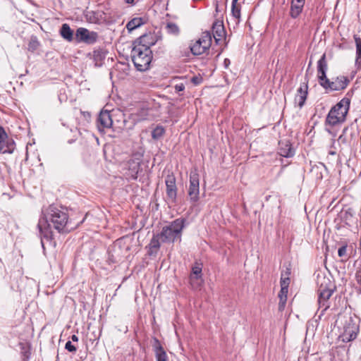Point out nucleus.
Masks as SVG:
<instances>
[{
	"mask_svg": "<svg viewBox=\"0 0 361 361\" xmlns=\"http://www.w3.org/2000/svg\"><path fill=\"white\" fill-rule=\"evenodd\" d=\"M343 331L340 335V338L343 342H350L357 338L359 332V326L356 320L352 317H343Z\"/></svg>",
	"mask_w": 361,
	"mask_h": 361,
	"instance_id": "0eeeda50",
	"label": "nucleus"
},
{
	"mask_svg": "<svg viewBox=\"0 0 361 361\" xmlns=\"http://www.w3.org/2000/svg\"><path fill=\"white\" fill-rule=\"evenodd\" d=\"M133 118L135 122H141L146 120H150L152 116L150 114V109L148 108H140L132 114Z\"/></svg>",
	"mask_w": 361,
	"mask_h": 361,
	"instance_id": "f3484780",
	"label": "nucleus"
},
{
	"mask_svg": "<svg viewBox=\"0 0 361 361\" xmlns=\"http://www.w3.org/2000/svg\"><path fill=\"white\" fill-rule=\"evenodd\" d=\"M326 128H325V130L326 132H328L330 135H331L332 136L335 137L336 136V133H334L331 129L328 128L327 126H325Z\"/></svg>",
	"mask_w": 361,
	"mask_h": 361,
	"instance_id": "e433bc0d",
	"label": "nucleus"
},
{
	"mask_svg": "<svg viewBox=\"0 0 361 361\" xmlns=\"http://www.w3.org/2000/svg\"><path fill=\"white\" fill-rule=\"evenodd\" d=\"M97 125L99 131L110 128L113 125V115L107 110L101 111L97 120Z\"/></svg>",
	"mask_w": 361,
	"mask_h": 361,
	"instance_id": "f8f14e48",
	"label": "nucleus"
},
{
	"mask_svg": "<svg viewBox=\"0 0 361 361\" xmlns=\"http://www.w3.org/2000/svg\"><path fill=\"white\" fill-rule=\"evenodd\" d=\"M347 247L346 246H342L338 249V255L340 257H345L347 259Z\"/></svg>",
	"mask_w": 361,
	"mask_h": 361,
	"instance_id": "2f4dec72",
	"label": "nucleus"
},
{
	"mask_svg": "<svg viewBox=\"0 0 361 361\" xmlns=\"http://www.w3.org/2000/svg\"><path fill=\"white\" fill-rule=\"evenodd\" d=\"M231 13L235 22L238 23L240 18V6L238 4L232 3Z\"/></svg>",
	"mask_w": 361,
	"mask_h": 361,
	"instance_id": "bb28decb",
	"label": "nucleus"
},
{
	"mask_svg": "<svg viewBox=\"0 0 361 361\" xmlns=\"http://www.w3.org/2000/svg\"><path fill=\"white\" fill-rule=\"evenodd\" d=\"M318 285V302L320 307H324L326 310L329 306L328 300L333 293V285L329 279L325 276H319L317 279Z\"/></svg>",
	"mask_w": 361,
	"mask_h": 361,
	"instance_id": "423d86ee",
	"label": "nucleus"
},
{
	"mask_svg": "<svg viewBox=\"0 0 361 361\" xmlns=\"http://www.w3.org/2000/svg\"><path fill=\"white\" fill-rule=\"evenodd\" d=\"M290 282V279L288 277H281V287L282 288H288Z\"/></svg>",
	"mask_w": 361,
	"mask_h": 361,
	"instance_id": "72a5a7b5",
	"label": "nucleus"
},
{
	"mask_svg": "<svg viewBox=\"0 0 361 361\" xmlns=\"http://www.w3.org/2000/svg\"><path fill=\"white\" fill-rule=\"evenodd\" d=\"M155 43L153 36L151 34L143 35L133 42V46L141 45L147 49L150 47Z\"/></svg>",
	"mask_w": 361,
	"mask_h": 361,
	"instance_id": "dca6fc26",
	"label": "nucleus"
},
{
	"mask_svg": "<svg viewBox=\"0 0 361 361\" xmlns=\"http://www.w3.org/2000/svg\"><path fill=\"white\" fill-rule=\"evenodd\" d=\"M75 39L79 42L93 44L98 39V34L94 31H90L84 27H79L76 30Z\"/></svg>",
	"mask_w": 361,
	"mask_h": 361,
	"instance_id": "9d476101",
	"label": "nucleus"
},
{
	"mask_svg": "<svg viewBox=\"0 0 361 361\" xmlns=\"http://www.w3.org/2000/svg\"><path fill=\"white\" fill-rule=\"evenodd\" d=\"M78 225H73L68 220V214L63 208L51 205L47 209L45 218L40 219L38 223L39 229L42 235L47 240L51 239V228L59 233H69Z\"/></svg>",
	"mask_w": 361,
	"mask_h": 361,
	"instance_id": "f257e3e1",
	"label": "nucleus"
},
{
	"mask_svg": "<svg viewBox=\"0 0 361 361\" xmlns=\"http://www.w3.org/2000/svg\"><path fill=\"white\" fill-rule=\"evenodd\" d=\"M165 133L164 127L157 126L152 132V137L154 140L161 138Z\"/></svg>",
	"mask_w": 361,
	"mask_h": 361,
	"instance_id": "cd10ccee",
	"label": "nucleus"
},
{
	"mask_svg": "<svg viewBox=\"0 0 361 361\" xmlns=\"http://www.w3.org/2000/svg\"><path fill=\"white\" fill-rule=\"evenodd\" d=\"M14 142L8 140V135L3 127L0 126V153H12Z\"/></svg>",
	"mask_w": 361,
	"mask_h": 361,
	"instance_id": "ddd939ff",
	"label": "nucleus"
},
{
	"mask_svg": "<svg viewBox=\"0 0 361 361\" xmlns=\"http://www.w3.org/2000/svg\"><path fill=\"white\" fill-rule=\"evenodd\" d=\"M202 274V267L200 264H196L194 267L192 268V274L190 276V280L191 285L192 286H195V281L198 280L199 279H201Z\"/></svg>",
	"mask_w": 361,
	"mask_h": 361,
	"instance_id": "412c9836",
	"label": "nucleus"
},
{
	"mask_svg": "<svg viewBox=\"0 0 361 361\" xmlns=\"http://www.w3.org/2000/svg\"><path fill=\"white\" fill-rule=\"evenodd\" d=\"M304 5L299 4L298 3H292L290 5V16L293 18H298L300 14L302 13Z\"/></svg>",
	"mask_w": 361,
	"mask_h": 361,
	"instance_id": "5701e85b",
	"label": "nucleus"
},
{
	"mask_svg": "<svg viewBox=\"0 0 361 361\" xmlns=\"http://www.w3.org/2000/svg\"><path fill=\"white\" fill-rule=\"evenodd\" d=\"M165 184L166 187L167 199L171 203H175L177 197V187L176 178L173 173L168 174L166 177Z\"/></svg>",
	"mask_w": 361,
	"mask_h": 361,
	"instance_id": "9b49d317",
	"label": "nucleus"
},
{
	"mask_svg": "<svg viewBox=\"0 0 361 361\" xmlns=\"http://www.w3.org/2000/svg\"><path fill=\"white\" fill-rule=\"evenodd\" d=\"M65 348L71 353H75L77 350L76 348L71 343V341L66 342Z\"/></svg>",
	"mask_w": 361,
	"mask_h": 361,
	"instance_id": "473e14b6",
	"label": "nucleus"
},
{
	"mask_svg": "<svg viewBox=\"0 0 361 361\" xmlns=\"http://www.w3.org/2000/svg\"><path fill=\"white\" fill-rule=\"evenodd\" d=\"M142 23H143L142 18H135L127 23L126 28L130 32L140 27Z\"/></svg>",
	"mask_w": 361,
	"mask_h": 361,
	"instance_id": "a878e982",
	"label": "nucleus"
},
{
	"mask_svg": "<svg viewBox=\"0 0 361 361\" xmlns=\"http://www.w3.org/2000/svg\"><path fill=\"white\" fill-rule=\"evenodd\" d=\"M60 34L63 39L68 42H71L73 39V32L66 23L62 25Z\"/></svg>",
	"mask_w": 361,
	"mask_h": 361,
	"instance_id": "aec40b11",
	"label": "nucleus"
},
{
	"mask_svg": "<svg viewBox=\"0 0 361 361\" xmlns=\"http://www.w3.org/2000/svg\"><path fill=\"white\" fill-rule=\"evenodd\" d=\"M279 154L284 157H291L294 155L295 152L289 142H279Z\"/></svg>",
	"mask_w": 361,
	"mask_h": 361,
	"instance_id": "6ab92c4d",
	"label": "nucleus"
},
{
	"mask_svg": "<svg viewBox=\"0 0 361 361\" xmlns=\"http://www.w3.org/2000/svg\"><path fill=\"white\" fill-rule=\"evenodd\" d=\"M338 140H341L343 142H345V138L343 137V135H341L338 137Z\"/></svg>",
	"mask_w": 361,
	"mask_h": 361,
	"instance_id": "a19ab883",
	"label": "nucleus"
},
{
	"mask_svg": "<svg viewBox=\"0 0 361 361\" xmlns=\"http://www.w3.org/2000/svg\"><path fill=\"white\" fill-rule=\"evenodd\" d=\"M287 294H288V288H282L279 293V311H283L287 300Z\"/></svg>",
	"mask_w": 361,
	"mask_h": 361,
	"instance_id": "4be33fe9",
	"label": "nucleus"
},
{
	"mask_svg": "<svg viewBox=\"0 0 361 361\" xmlns=\"http://www.w3.org/2000/svg\"><path fill=\"white\" fill-rule=\"evenodd\" d=\"M126 3L131 5H134L135 2L134 0H125Z\"/></svg>",
	"mask_w": 361,
	"mask_h": 361,
	"instance_id": "79ce46f5",
	"label": "nucleus"
},
{
	"mask_svg": "<svg viewBox=\"0 0 361 361\" xmlns=\"http://www.w3.org/2000/svg\"><path fill=\"white\" fill-rule=\"evenodd\" d=\"M213 37L216 42L221 40L226 35V32L223 22L216 20L212 25Z\"/></svg>",
	"mask_w": 361,
	"mask_h": 361,
	"instance_id": "4468645a",
	"label": "nucleus"
},
{
	"mask_svg": "<svg viewBox=\"0 0 361 361\" xmlns=\"http://www.w3.org/2000/svg\"><path fill=\"white\" fill-rule=\"evenodd\" d=\"M132 61L140 71H145L149 67L152 59V51L141 45L133 46L131 50Z\"/></svg>",
	"mask_w": 361,
	"mask_h": 361,
	"instance_id": "39448f33",
	"label": "nucleus"
},
{
	"mask_svg": "<svg viewBox=\"0 0 361 361\" xmlns=\"http://www.w3.org/2000/svg\"><path fill=\"white\" fill-rule=\"evenodd\" d=\"M351 94V93L348 92L345 97L331 107L326 117L325 126L333 127L342 124L346 121L350 105Z\"/></svg>",
	"mask_w": 361,
	"mask_h": 361,
	"instance_id": "7ed1b4c3",
	"label": "nucleus"
},
{
	"mask_svg": "<svg viewBox=\"0 0 361 361\" xmlns=\"http://www.w3.org/2000/svg\"><path fill=\"white\" fill-rule=\"evenodd\" d=\"M175 90L177 91V92H181V91H183L185 90V85L183 84V83H180V84H178L175 86Z\"/></svg>",
	"mask_w": 361,
	"mask_h": 361,
	"instance_id": "f704fd0d",
	"label": "nucleus"
},
{
	"mask_svg": "<svg viewBox=\"0 0 361 361\" xmlns=\"http://www.w3.org/2000/svg\"><path fill=\"white\" fill-rule=\"evenodd\" d=\"M308 86L307 84H303L297 90V94L295 97V103L298 104L300 108H302L307 96Z\"/></svg>",
	"mask_w": 361,
	"mask_h": 361,
	"instance_id": "2eb2a0df",
	"label": "nucleus"
},
{
	"mask_svg": "<svg viewBox=\"0 0 361 361\" xmlns=\"http://www.w3.org/2000/svg\"><path fill=\"white\" fill-rule=\"evenodd\" d=\"M133 164H134V166H133V170L137 173V169L139 168V164L140 163L139 162H133Z\"/></svg>",
	"mask_w": 361,
	"mask_h": 361,
	"instance_id": "4c0bfd02",
	"label": "nucleus"
},
{
	"mask_svg": "<svg viewBox=\"0 0 361 361\" xmlns=\"http://www.w3.org/2000/svg\"><path fill=\"white\" fill-rule=\"evenodd\" d=\"M160 242H161V241L160 237L159 236V234H157V235H154L152 238L150 243H149L150 249L152 250L157 251L160 247V245H161Z\"/></svg>",
	"mask_w": 361,
	"mask_h": 361,
	"instance_id": "c85d7f7f",
	"label": "nucleus"
},
{
	"mask_svg": "<svg viewBox=\"0 0 361 361\" xmlns=\"http://www.w3.org/2000/svg\"><path fill=\"white\" fill-rule=\"evenodd\" d=\"M39 46V43L36 37H32L28 43V50L33 52L35 51L38 47Z\"/></svg>",
	"mask_w": 361,
	"mask_h": 361,
	"instance_id": "c756f323",
	"label": "nucleus"
},
{
	"mask_svg": "<svg viewBox=\"0 0 361 361\" xmlns=\"http://www.w3.org/2000/svg\"><path fill=\"white\" fill-rule=\"evenodd\" d=\"M305 0H292L291 2L292 3H298L299 4H302V5H305Z\"/></svg>",
	"mask_w": 361,
	"mask_h": 361,
	"instance_id": "58836bf2",
	"label": "nucleus"
},
{
	"mask_svg": "<svg viewBox=\"0 0 361 361\" xmlns=\"http://www.w3.org/2000/svg\"><path fill=\"white\" fill-rule=\"evenodd\" d=\"M199 174L196 171H191L190 173V185L188 188V196L190 201L196 202L199 199Z\"/></svg>",
	"mask_w": 361,
	"mask_h": 361,
	"instance_id": "1a4fd4ad",
	"label": "nucleus"
},
{
	"mask_svg": "<svg viewBox=\"0 0 361 361\" xmlns=\"http://www.w3.org/2000/svg\"><path fill=\"white\" fill-rule=\"evenodd\" d=\"M153 347L157 361H168L167 355L158 339L154 338Z\"/></svg>",
	"mask_w": 361,
	"mask_h": 361,
	"instance_id": "a211bd4d",
	"label": "nucleus"
},
{
	"mask_svg": "<svg viewBox=\"0 0 361 361\" xmlns=\"http://www.w3.org/2000/svg\"><path fill=\"white\" fill-rule=\"evenodd\" d=\"M212 44V35L209 31L202 33L201 37L190 46V50L194 55H201L206 53Z\"/></svg>",
	"mask_w": 361,
	"mask_h": 361,
	"instance_id": "6e6552de",
	"label": "nucleus"
},
{
	"mask_svg": "<svg viewBox=\"0 0 361 361\" xmlns=\"http://www.w3.org/2000/svg\"><path fill=\"white\" fill-rule=\"evenodd\" d=\"M167 32L170 34L177 35L179 33V28L177 25L173 23H169L166 26Z\"/></svg>",
	"mask_w": 361,
	"mask_h": 361,
	"instance_id": "7c9ffc66",
	"label": "nucleus"
},
{
	"mask_svg": "<svg viewBox=\"0 0 361 361\" xmlns=\"http://www.w3.org/2000/svg\"><path fill=\"white\" fill-rule=\"evenodd\" d=\"M329 154L334 155V154H336V152L335 151H330L329 152Z\"/></svg>",
	"mask_w": 361,
	"mask_h": 361,
	"instance_id": "37998d69",
	"label": "nucleus"
},
{
	"mask_svg": "<svg viewBox=\"0 0 361 361\" xmlns=\"http://www.w3.org/2000/svg\"><path fill=\"white\" fill-rule=\"evenodd\" d=\"M105 58V54L102 50H95L93 51V60L96 66H100Z\"/></svg>",
	"mask_w": 361,
	"mask_h": 361,
	"instance_id": "b1692460",
	"label": "nucleus"
},
{
	"mask_svg": "<svg viewBox=\"0 0 361 361\" xmlns=\"http://www.w3.org/2000/svg\"><path fill=\"white\" fill-rule=\"evenodd\" d=\"M224 64L226 68H228L231 64V61L228 59H225L224 61Z\"/></svg>",
	"mask_w": 361,
	"mask_h": 361,
	"instance_id": "c9c22d12",
	"label": "nucleus"
},
{
	"mask_svg": "<svg viewBox=\"0 0 361 361\" xmlns=\"http://www.w3.org/2000/svg\"><path fill=\"white\" fill-rule=\"evenodd\" d=\"M355 42L356 44V60L355 63L356 65L360 66L361 65V38L355 36L354 37Z\"/></svg>",
	"mask_w": 361,
	"mask_h": 361,
	"instance_id": "393cba45",
	"label": "nucleus"
},
{
	"mask_svg": "<svg viewBox=\"0 0 361 361\" xmlns=\"http://www.w3.org/2000/svg\"><path fill=\"white\" fill-rule=\"evenodd\" d=\"M328 69L326 55L324 54L317 62V78L319 85L325 90L331 91H340L345 89L350 82L348 77L339 75L332 78L331 81L326 77V71Z\"/></svg>",
	"mask_w": 361,
	"mask_h": 361,
	"instance_id": "f03ea898",
	"label": "nucleus"
},
{
	"mask_svg": "<svg viewBox=\"0 0 361 361\" xmlns=\"http://www.w3.org/2000/svg\"><path fill=\"white\" fill-rule=\"evenodd\" d=\"M71 340L73 341V342H78V337L76 336V335H73L71 336Z\"/></svg>",
	"mask_w": 361,
	"mask_h": 361,
	"instance_id": "ea45409f",
	"label": "nucleus"
},
{
	"mask_svg": "<svg viewBox=\"0 0 361 361\" xmlns=\"http://www.w3.org/2000/svg\"><path fill=\"white\" fill-rule=\"evenodd\" d=\"M185 220L178 218L162 228L159 236L161 243H173L176 240L181 239L183 229L185 227Z\"/></svg>",
	"mask_w": 361,
	"mask_h": 361,
	"instance_id": "20e7f679",
	"label": "nucleus"
}]
</instances>
